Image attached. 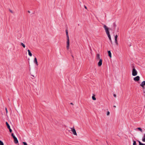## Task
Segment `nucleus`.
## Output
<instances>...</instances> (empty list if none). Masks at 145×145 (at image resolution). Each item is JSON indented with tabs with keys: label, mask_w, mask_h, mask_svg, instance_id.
<instances>
[{
	"label": "nucleus",
	"mask_w": 145,
	"mask_h": 145,
	"mask_svg": "<svg viewBox=\"0 0 145 145\" xmlns=\"http://www.w3.org/2000/svg\"><path fill=\"white\" fill-rule=\"evenodd\" d=\"M103 27L104 28L105 32H106V34H107L108 37L109 38V39L110 41H112L110 35V34L109 31L108 30V28L105 25H104Z\"/></svg>",
	"instance_id": "obj_1"
},
{
	"label": "nucleus",
	"mask_w": 145,
	"mask_h": 145,
	"mask_svg": "<svg viewBox=\"0 0 145 145\" xmlns=\"http://www.w3.org/2000/svg\"><path fill=\"white\" fill-rule=\"evenodd\" d=\"M137 74V72L136 69L134 68L132 71V75L133 76H136Z\"/></svg>",
	"instance_id": "obj_2"
},
{
	"label": "nucleus",
	"mask_w": 145,
	"mask_h": 145,
	"mask_svg": "<svg viewBox=\"0 0 145 145\" xmlns=\"http://www.w3.org/2000/svg\"><path fill=\"white\" fill-rule=\"evenodd\" d=\"M67 48L68 50L69 49L70 46V41L69 38H67Z\"/></svg>",
	"instance_id": "obj_3"
},
{
	"label": "nucleus",
	"mask_w": 145,
	"mask_h": 145,
	"mask_svg": "<svg viewBox=\"0 0 145 145\" xmlns=\"http://www.w3.org/2000/svg\"><path fill=\"white\" fill-rule=\"evenodd\" d=\"M71 131L72 132L73 134L75 135H77V134L76 133L75 129L74 128V127H73L71 128Z\"/></svg>",
	"instance_id": "obj_4"
},
{
	"label": "nucleus",
	"mask_w": 145,
	"mask_h": 145,
	"mask_svg": "<svg viewBox=\"0 0 145 145\" xmlns=\"http://www.w3.org/2000/svg\"><path fill=\"white\" fill-rule=\"evenodd\" d=\"M140 77L139 76H137L134 78V80L135 81H138L140 80Z\"/></svg>",
	"instance_id": "obj_5"
},
{
	"label": "nucleus",
	"mask_w": 145,
	"mask_h": 145,
	"mask_svg": "<svg viewBox=\"0 0 145 145\" xmlns=\"http://www.w3.org/2000/svg\"><path fill=\"white\" fill-rule=\"evenodd\" d=\"M118 36L117 35H116L114 37V39H115V42L116 44V45H118V43L117 41V39L118 38Z\"/></svg>",
	"instance_id": "obj_6"
},
{
	"label": "nucleus",
	"mask_w": 145,
	"mask_h": 145,
	"mask_svg": "<svg viewBox=\"0 0 145 145\" xmlns=\"http://www.w3.org/2000/svg\"><path fill=\"white\" fill-rule=\"evenodd\" d=\"M34 62L36 64V65L38 66V62L37 61V60L36 57H35L34 58Z\"/></svg>",
	"instance_id": "obj_7"
},
{
	"label": "nucleus",
	"mask_w": 145,
	"mask_h": 145,
	"mask_svg": "<svg viewBox=\"0 0 145 145\" xmlns=\"http://www.w3.org/2000/svg\"><path fill=\"white\" fill-rule=\"evenodd\" d=\"M14 142L15 144H17L18 143V141L17 139V138L16 137H14Z\"/></svg>",
	"instance_id": "obj_8"
},
{
	"label": "nucleus",
	"mask_w": 145,
	"mask_h": 145,
	"mask_svg": "<svg viewBox=\"0 0 145 145\" xmlns=\"http://www.w3.org/2000/svg\"><path fill=\"white\" fill-rule=\"evenodd\" d=\"M27 51L28 52V55H29V56H30L31 57L32 56V54L31 52H30V50H27Z\"/></svg>",
	"instance_id": "obj_9"
},
{
	"label": "nucleus",
	"mask_w": 145,
	"mask_h": 145,
	"mask_svg": "<svg viewBox=\"0 0 145 145\" xmlns=\"http://www.w3.org/2000/svg\"><path fill=\"white\" fill-rule=\"evenodd\" d=\"M140 86H145V81H143L140 84Z\"/></svg>",
	"instance_id": "obj_10"
},
{
	"label": "nucleus",
	"mask_w": 145,
	"mask_h": 145,
	"mask_svg": "<svg viewBox=\"0 0 145 145\" xmlns=\"http://www.w3.org/2000/svg\"><path fill=\"white\" fill-rule=\"evenodd\" d=\"M92 98L93 100H96V98L95 97V95L94 94H93V95L92 97Z\"/></svg>",
	"instance_id": "obj_11"
},
{
	"label": "nucleus",
	"mask_w": 145,
	"mask_h": 145,
	"mask_svg": "<svg viewBox=\"0 0 145 145\" xmlns=\"http://www.w3.org/2000/svg\"><path fill=\"white\" fill-rule=\"evenodd\" d=\"M108 56H109L110 57H112V56H111V52L110 51H108Z\"/></svg>",
	"instance_id": "obj_12"
},
{
	"label": "nucleus",
	"mask_w": 145,
	"mask_h": 145,
	"mask_svg": "<svg viewBox=\"0 0 145 145\" xmlns=\"http://www.w3.org/2000/svg\"><path fill=\"white\" fill-rule=\"evenodd\" d=\"M6 124L8 128L10 129V127L7 122H6Z\"/></svg>",
	"instance_id": "obj_13"
},
{
	"label": "nucleus",
	"mask_w": 145,
	"mask_h": 145,
	"mask_svg": "<svg viewBox=\"0 0 145 145\" xmlns=\"http://www.w3.org/2000/svg\"><path fill=\"white\" fill-rule=\"evenodd\" d=\"M20 44L24 48H25V46L24 44L22 42H21L20 43Z\"/></svg>",
	"instance_id": "obj_14"
},
{
	"label": "nucleus",
	"mask_w": 145,
	"mask_h": 145,
	"mask_svg": "<svg viewBox=\"0 0 145 145\" xmlns=\"http://www.w3.org/2000/svg\"><path fill=\"white\" fill-rule=\"evenodd\" d=\"M142 141L144 142H145V133L142 138Z\"/></svg>",
	"instance_id": "obj_15"
},
{
	"label": "nucleus",
	"mask_w": 145,
	"mask_h": 145,
	"mask_svg": "<svg viewBox=\"0 0 145 145\" xmlns=\"http://www.w3.org/2000/svg\"><path fill=\"white\" fill-rule=\"evenodd\" d=\"M66 36H67V38H69V36L68 35V31L67 30H66Z\"/></svg>",
	"instance_id": "obj_16"
},
{
	"label": "nucleus",
	"mask_w": 145,
	"mask_h": 145,
	"mask_svg": "<svg viewBox=\"0 0 145 145\" xmlns=\"http://www.w3.org/2000/svg\"><path fill=\"white\" fill-rule=\"evenodd\" d=\"M113 27H114V29H115L116 27V25L115 23H114L113 24Z\"/></svg>",
	"instance_id": "obj_17"
},
{
	"label": "nucleus",
	"mask_w": 145,
	"mask_h": 145,
	"mask_svg": "<svg viewBox=\"0 0 145 145\" xmlns=\"http://www.w3.org/2000/svg\"><path fill=\"white\" fill-rule=\"evenodd\" d=\"M139 143V145H145V144H143L141 142L139 141V140H138Z\"/></svg>",
	"instance_id": "obj_18"
},
{
	"label": "nucleus",
	"mask_w": 145,
	"mask_h": 145,
	"mask_svg": "<svg viewBox=\"0 0 145 145\" xmlns=\"http://www.w3.org/2000/svg\"><path fill=\"white\" fill-rule=\"evenodd\" d=\"M99 54H97V57H96V59H99Z\"/></svg>",
	"instance_id": "obj_19"
},
{
	"label": "nucleus",
	"mask_w": 145,
	"mask_h": 145,
	"mask_svg": "<svg viewBox=\"0 0 145 145\" xmlns=\"http://www.w3.org/2000/svg\"><path fill=\"white\" fill-rule=\"evenodd\" d=\"M0 145H4L3 142L0 140Z\"/></svg>",
	"instance_id": "obj_20"
},
{
	"label": "nucleus",
	"mask_w": 145,
	"mask_h": 145,
	"mask_svg": "<svg viewBox=\"0 0 145 145\" xmlns=\"http://www.w3.org/2000/svg\"><path fill=\"white\" fill-rule=\"evenodd\" d=\"M137 129L141 132H142V130L140 127H138L137 128Z\"/></svg>",
	"instance_id": "obj_21"
},
{
	"label": "nucleus",
	"mask_w": 145,
	"mask_h": 145,
	"mask_svg": "<svg viewBox=\"0 0 145 145\" xmlns=\"http://www.w3.org/2000/svg\"><path fill=\"white\" fill-rule=\"evenodd\" d=\"M133 145H137V144H136V141H135L134 140L133 141Z\"/></svg>",
	"instance_id": "obj_22"
},
{
	"label": "nucleus",
	"mask_w": 145,
	"mask_h": 145,
	"mask_svg": "<svg viewBox=\"0 0 145 145\" xmlns=\"http://www.w3.org/2000/svg\"><path fill=\"white\" fill-rule=\"evenodd\" d=\"M23 143L24 145H27L26 142H23Z\"/></svg>",
	"instance_id": "obj_23"
},
{
	"label": "nucleus",
	"mask_w": 145,
	"mask_h": 145,
	"mask_svg": "<svg viewBox=\"0 0 145 145\" xmlns=\"http://www.w3.org/2000/svg\"><path fill=\"white\" fill-rule=\"evenodd\" d=\"M11 135L13 137V138H14V137H16L14 135V134L13 133Z\"/></svg>",
	"instance_id": "obj_24"
},
{
	"label": "nucleus",
	"mask_w": 145,
	"mask_h": 145,
	"mask_svg": "<svg viewBox=\"0 0 145 145\" xmlns=\"http://www.w3.org/2000/svg\"><path fill=\"white\" fill-rule=\"evenodd\" d=\"M110 112L109 111H108L107 113V116L109 115L110 114Z\"/></svg>",
	"instance_id": "obj_25"
},
{
	"label": "nucleus",
	"mask_w": 145,
	"mask_h": 145,
	"mask_svg": "<svg viewBox=\"0 0 145 145\" xmlns=\"http://www.w3.org/2000/svg\"><path fill=\"white\" fill-rule=\"evenodd\" d=\"M9 129V131L11 133L12 132V130L10 128V129Z\"/></svg>",
	"instance_id": "obj_26"
},
{
	"label": "nucleus",
	"mask_w": 145,
	"mask_h": 145,
	"mask_svg": "<svg viewBox=\"0 0 145 145\" xmlns=\"http://www.w3.org/2000/svg\"><path fill=\"white\" fill-rule=\"evenodd\" d=\"M140 86L142 87V88L143 90L145 88V87H144L145 86Z\"/></svg>",
	"instance_id": "obj_27"
},
{
	"label": "nucleus",
	"mask_w": 145,
	"mask_h": 145,
	"mask_svg": "<svg viewBox=\"0 0 145 145\" xmlns=\"http://www.w3.org/2000/svg\"><path fill=\"white\" fill-rule=\"evenodd\" d=\"M102 64V60L101 59H100V66Z\"/></svg>",
	"instance_id": "obj_28"
},
{
	"label": "nucleus",
	"mask_w": 145,
	"mask_h": 145,
	"mask_svg": "<svg viewBox=\"0 0 145 145\" xmlns=\"http://www.w3.org/2000/svg\"><path fill=\"white\" fill-rule=\"evenodd\" d=\"M5 110H6V113L7 114V113H8V110H7V108H5Z\"/></svg>",
	"instance_id": "obj_29"
},
{
	"label": "nucleus",
	"mask_w": 145,
	"mask_h": 145,
	"mask_svg": "<svg viewBox=\"0 0 145 145\" xmlns=\"http://www.w3.org/2000/svg\"><path fill=\"white\" fill-rule=\"evenodd\" d=\"M98 65L99 66H100V61L98 62Z\"/></svg>",
	"instance_id": "obj_30"
},
{
	"label": "nucleus",
	"mask_w": 145,
	"mask_h": 145,
	"mask_svg": "<svg viewBox=\"0 0 145 145\" xmlns=\"http://www.w3.org/2000/svg\"><path fill=\"white\" fill-rule=\"evenodd\" d=\"M113 95L114 97H116V94H114Z\"/></svg>",
	"instance_id": "obj_31"
},
{
	"label": "nucleus",
	"mask_w": 145,
	"mask_h": 145,
	"mask_svg": "<svg viewBox=\"0 0 145 145\" xmlns=\"http://www.w3.org/2000/svg\"><path fill=\"white\" fill-rule=\"evenodd\" d=\"M10 12L12 13H13V12L11 10H10Z\"/></svg>",
	"instance_id": "obj_32"
},
{
	"label": "nucleus",
	"mask_w": 145,
	"mask_h": 145,
	"mask_svg": "<svg viewBox=\"0 0 145 145\" xmlns=\"http://www.w3.org/2000/svg\"><path fill=\"white\" fill-rule=\"evenodd\" d=\"M85 8L87 9V7H86V6L85 7Z\"/></svg>",
	"instance_id": "obj_33"
},
{
	"label": "nucleus",
	"mask_w": 145,
	"mask_h": 145,
	"mask_svg": "<svg viewBox=\"0 0 145 145\" xmlns=\"http://www.w3.org/2000/svg\"><path fill=\"white\" fill-rule=\"evenodd\" d=\"M114 107H116V106H114Z\"/></svg>",
	"instance_id": "obj_34"
}]
</instances>
